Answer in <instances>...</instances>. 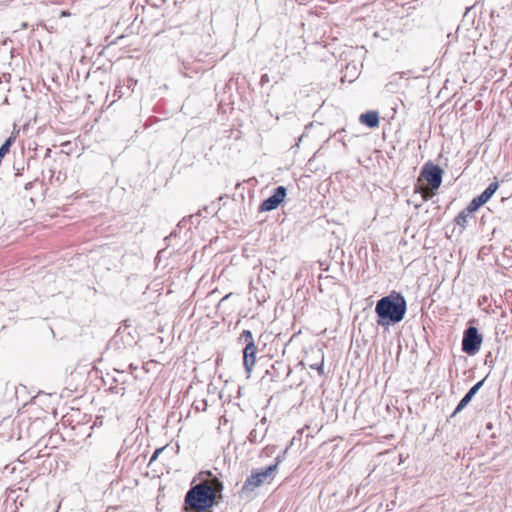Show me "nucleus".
<instances>
[{
	"mask_svg": "<svg viewBox=\"0 0 512 512\" xmlns=\"http://www.w3.org/2000/svg\"><path fill=\"white\" fill-rule=\"evenodd\" d=\"M223 490V484L214 477L210 480H204L190 488L185 495V504L187 508L204 512L215 504V499Z\"/></svg>",
	"mask_w": 512,
	"mask_h": 512,
	"instance_id": "nucleus-1",
	"label": "nucleus"
},
{
	"mask_svg": "<svg viewBox=\"0 0 512 512\" xmlns=\"http://www.w3.org/2000/svg\"><path fill=\"white\" fill-rule=\"evenodd\" d=\"M375 312L381 319L398 323L405 316L406 300L401 294L393 292L377 302Z\"/></svg>",
	"mask_w": 512,
	"mask_h": 512,
	"instance_id": "nucleus-2",
	"label": "nucleus"
},
{
	"mask_svg": "<svg viewBox=\"0 0 512 512\" xmlns=\"http://www.w3.org/2000/svg\"><path fill=\"white\" fill-rule=\"evenodd\" d=\"M442 169L434 164L428 163L425 164L422 168L420 176L418 178L419 182H425L427 186H421L420 191L425 200L430 199L434 196V190H437L442 183Z\"/></svg>",
	"mask_w": 512,
	"mask_h": 512,
	"instance_id": "nucleus-3",
	"label": "nucleus"
},
{
	"mask_svg": "<svg viewBox=\"0 0 512 512\" xmlns=\"http://www.w3.org/2000/svg\"><path fill=\"white\" fill-rule=\"evenodd\" d=\"M280 460L277 458L275 464L268 466L265 469L253 472L244 482L241 488V494L247 495L253 492L256 488L260 487L266 481L273 479L274 473L277 470Z\"/></svg>",
	"mask_w": 512,
	"mask_h": 512,
	"instance_id": "nucleus-4",
	"label": "nucleus"
},
{
	"mask_svg": "<svg viewBox=\"0 0 512 512\" xmlns=\"http://www.w3.org/2000/svg\"><path fill=\"white\" fill-rule=\"evenodd\" d=\"M481 343L482 336L478 333L477 328L469 327L464 333L462 341L463 351L473 355L480 349Z\"/></svg>",
	"mask_w": 512,
	"mask_h": 512,
	"instance_id": "nucleus-5",
	"label": "nucleus"
},
{
	"mask_svg": "<svg viewBox=\"0 0 512 512\" xmlns=\"http://www.w3.org/2000/svg\"><path fill=\"white\" fill-rule=\"evenodd\" d=\"M286 197V188L283 186H278L274 194L264 200L260 206L261 211H272L276 209L280 203L284 200Z\"/></svg>",
	"mask_w": 512,
	"mask_h": 512,
	"instance_id": "nucleus-6",
	"label": "nucleus"
},
{
	"mask_svg": "<svg viewBox=\"0 0 512 512\" xmlns=\"http://www.w3.org/2000/svg\"><path fill=\"white\" fill-rule=\"evenodd\" d=\"M256 351H257V347H256L254 341H251V343H247L246 347L244 348V351H243V364H244L245 370H246L248 375H250V373L252 372V369H253V367L255 365V361H256L255 354H256Z\"/></svg>",
	"mask_w": 512,
	"mask_h": 512,
	"instance_id": "nucleus-7",
	"label": "nucleus"
},
{
	"mask_svg": "<svg viewBox=\"0 0 512 512\" xmlns=\"http://www.w3.org/2000/svg\"><path fill=\"white\" fill-rule=\"evenodd\" d=\"M483 382L484 380L479 381L467 392V394L461 399V401L457 405L455 411L452 414V417L455 416L460 411H462L469 404V402L472 400V398L475 396V394L482 386Z\"/></svg>",
	"mask_w": 512,
	"mask_h": 512,
	"instance_id": "nucleus-8",
	"label": "nucleus"
},
{
	"mask_svg": "<svg viewBox=\"0 0 512 512\" xmlns=\"http://www.w3.org/2000/svg\"><path fill=\"white\" fill-rule=\"evenodd\" d=\"M360 122L370 128H375L379 125V115L375 111H369L360 115Z\"/></svg>",
	"mask_w": 512,
	"mask_h": 512,
	"instance_id": "nucleus-9",
	"label": "nucleus"
},
{
	"mask_svg": "<svg viewBox=\"0 0 512 512\" xmlns=\"http://www.w3.org/2000/svg\"><path fill=\"white\" fill-rule=\"evenodd\" d=\"M499 187L498 181H493L489 184V186L479 195V200H481L484 204L490 200V198L494 195Z\"/></svg>",
	"mask_w": 512,
	"mask_h": 512,
	"instance_id": "nucleus-10",
	"label": "nucleus"
},
{
	"mask_svg": "<svg viewBox=\"0 0 512 512\" xmlns=\"http://www.w3.org/2000/svg\"><path fill=\"white\" fill-rule=\"evenodd\" d=\"M471 213L468 212L466 209L462 210L458 216L455 218V222L457 225L461 227H465L468 223V218L471 217Z\"/></svg>",
	"mask_w": 512,
	"mask_h": 512,
	"instance_id": "nucleus-11",
	"label": "nucleus"
},
{
	"mask_svg": "<svg viewBox=\"0 0 512 512\" xmlns=\"http://www.w3.org/2000/svg\"><path fill=\"white\" fill-rule=\"evenodd\" d=\"M482 205H484V203L481 200H479V197L477 196L469 203V205L466 207V210L472 214L473 212L477 211Z\"/></svg>",
	"mask_w": 512,
	"mask_h": 512,
	"instance_id": "nucleus-12",
	"label": "nucleus"
},
{
	"mask_svg": "<svg viewBox=\"0 0 512 512\" xmlns=\"http://www.w3.org/2000/svg\"><path fill=\"white\" fill-rule=\"evenodd\" d=\"M242 337H243V338H245V341H246L247 343H251V341H254V340H253L252 333H251V331H249V330H244V331L242 332Z\"/></svg>",
	"mask_w": 512,
	"mask_h": 512,
	"instance_id": "nucleus-13",
	"label": "nucleus"
},
{
	"mask_svg": "<svg viewBox=\"0 0 512 512\" xmlns=\"http://www.w3.org/2000/svg\"><path fill=\"white\" fill-rule=\"evenodd\" d=\"M162 450H163L162 448L156 449L150 459V462L154 461L158 457V455L162 452Z\"/></svg>",
	"mask_w": 512,
	"mask_h": 512,
	"instance_id": "nucleus-14",
	"label": "nucleus"
},
{
	"mask_svg": "<svg viewBox=\"0 0 512 512\" xmlns=\"http://www.w3.org/2000/svg\"><path fill=\"white\" fill-rule=\"evenodd\" d=\"M311 367H312V368H316V369L319 371V373H320V374H322V373H323V365H322V364H321V365H319V366L314 365V366H311Z\"/></svg>",
	"mask_w": 512,
	"mask_h": 512,
	"instance_id": "nucleus-15",
	"label": "nucleus"
},
{
	"mask_svg": "<svg viewBox=\"0 0 512 512\" xmlns=\"http://www.w3.org/2000/svg\"><path fill=\"white\" fill-rule=\"evenodd\" d=\"M69 15H70V13L68 11H62L60 16L61 17H66V16H69Z\"/></svg>",
	"mask_w": 512,
	"mask_h": 512,
	"instance_id": "nucleus-16",
	"label": "nucleus"
},
{
	"mask_svg": "<svg viewBox=\"0 0 512 512\" xmlns=\"http://www.w3.org/2000/svg\"><path fill=\"white\" fill-rule=\"evenodd\" d=\"M254 438H256L255 431H252V432L250 433V437H249V439L252 441Z\"/></svg>",
	"mask_w": 512,
	"mask_h": 512,
	"instance_id": "nucleus-17",
	"label": "nucleus"
},
{
	"mask_svg": "<svg viewBox=\"0 0 512 512\" xmlns=\"http://www.w3.org/2000/svg\"><path fill=\"white\" fill-rule=\"evenodd\" d=\"M26 27H27V23L23 22V23L21 24V28H22V29H25Z\"/></svg>",
	"mask_w": 512,
	"mask_h": 512,
	"instance_id": "nucleus-18",
	"label": "nucleus"
}]
</instances>
